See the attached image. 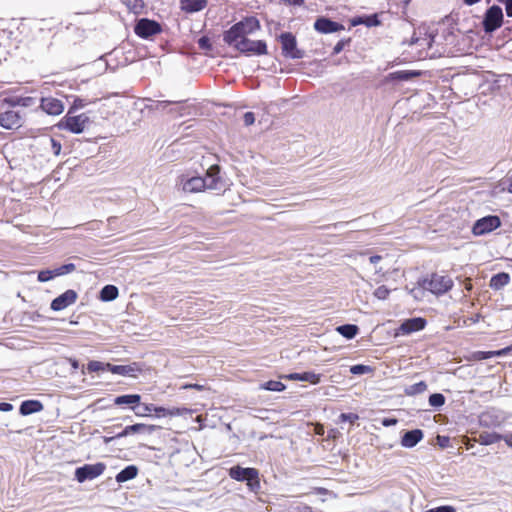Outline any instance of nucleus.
<instances>
[{
	"instance_id": "obj_1",
	"label": "nucleus",
	"mask_w": 512,
	"mask_h": 512,
	"mask_svg": "<svg viewBox=\"0 0 512 512\" xmlns=\"http://www.w3.org/2000/svg\"><path fill=\"white\" fill-rule=\"evenodd\" d=\"M260 29V23L255 17H247L235 23L229 30L223 34V41L234 43L238 40L247 38L248 35L253 34Z\"/></svg>"
},
{
	"instance_id": "obj_2",
	"label": "nucleus",
	"mask_w": 512,
	"mask_h": 512,
	"mask_svg": "<svg viewBox=\"0 0 512 512\" xmlns=\"http://www.w3.org/2000/svg\"><path fill=\"white\" fill-rule=\"evenodd\" d=\"M89 123L90 119L85 113L73 115L72 109H69L65 117L59 122L58 127L75 134H80Z\"/></svg>"
},
{
	"instance_id": "obj_3",
	"label": "nucleus",
	"mask_w": 512,
	"mask_h": 512,
	"mask_svg": "<svg viewBox=\"0 0 512 512\" xmlns=\"http://www.w3.org/2000/svg\"><path fill=\"white\" fill-rule=\"evenodd\" d=\"M453 286V281L449 276L434 273L429 279H424L422 288L435 295H441L449 291Z\"/></svg>"
},
{
	"instance_id": "obj_4",
	"label": "nucleus",
	"mask_w": 512,
	"mask_h": 512,
	"mask_svg": "<svg viewBox=\"0 0 512 512\" xmlns=\"http://www.w3.org/2000/svg\"><path fill=\"white\" fill-rule=\"evenodd\" d=\"M229 476L236 481H247V485L251 490H256L260 487L259 472L255 468L233 466L229 469Z\"/></svg>"
},
{
	"instance_id": "obj_5",
	"label": "nucleus",
	"mask_w": 512,
	"mask_h": 512,
	"mask_svg": "<svg viewBox=\"0 0 512 512\" xmlns=\"http://www.w3.org/2000/svg\"><path fill=\"white\" fill-rule=\"evenodd\" d=\"M228 45L247 55L267 54V45L265 41L262 40H250L245 38L243 40L240 39L235 41L234 43H228Z\"/></svg>"
},
{
	"instance_id": "obj_6",
	"label": "nucleus",
	"mask_w": 512,
	"mask_h": 512,
	"mask_svg": "<svg viewBox=\"0 0 512 512\" xmlns=\"http://www.w3.org/2000/svg\"><path fill=\"white\" fill-rule=\"evenodd\" d=\"M503 22V12L502 8L493 5L491 6L485 13L483 19V28L486 33H492L496 29H498Z\"/></svg>"
},
{
	"instance_id": "obj_7",
	"label": "nucleus",
	"mask_w": 512,
	"mask_h": 512,
	"mask_svg": "<svg viewBox=\"0 0 512 512\" xmlns=\"http://www.w3.org/2000/svg\"><path fill=\"white\" fill-rule=\"evenodd\" d=\"M105 468V464L100 462L96 464H86L75 470V478L79 483H83L86 480H93L102 475Z\"/></svg>"
},
{
	"instance_id": "obj_8",
	"label": "nucleus",
	"mask_w": 512,
	"mask_h": 512,
	"mask_svg": "<svg viewBox=\"0 0 512 512\" xmlns=\"http://www.w3.org/2000/svg\"><path fill=\"white\" fill-rule=\"evenodd\" d=\"M501 225L500 218L496 215H488L481 219H478L473 227L472 232L476 236H482L488 234Z\"/></svg>"
},
{
	"instance_id": "obj_9",
	"label": "nucleus",
	"mask_w": 512,
	"mask_h": 512,
	"mask_svg": "<svg viewBox=\"0 0 512 512\" xmlns=\"http://www.w3.org/2000/svg\"><path fill=\"white\" fill-rule=\"evenodd\" d=\"M177 186L187 193H198L205 190V181L200 176L188 177L182 175L178 178Z\"/></svg>"
},
{
	"instance_id": "obj_10",
	"label": "nucleus",
	"mask_w": 512,
	"mask_h": 512,
	"mask_svg": "<svg viewBox=\"0 0 512 512\" xmlns=\"http://www.w3.org/2000/svg\"><path fill=\"white\" fill-rule=\"evenodd\" d=\"M219 172L220 168L217 165H213L207 170L206 176L202 177V180L205 181V190L207 189L217 192L225 191V184L219 176Z\"/></svg>"
},
{
	"instance_id": "obj_11",
	"label": "nucleus",
	"mask_w": 512,
	"mask_h": 512,
	"mask_svg": "<svg viewBox=\"0 0 512 512\" xmlns=\"http://www.w3.org/2000/svg\"><path fill=\"white\" fill-rule=\"evenodd\" d=\"M135 33L144 39L154 36L161 32V26L158 22L147 18L138 20L134 28Z\"/></svg>"
},
{
	"instance_id": "obj_12",
	"label": "nucleus",
	"mask_w": 512,
	"mask_h": 512,
	"mask_svg": "<svg viewBox=\"0 0 512 512\" xmlns=\"http://www.w3.org/2000/svg\"><path fill=\"white\" fill-rule=\"evenodd\" d=\"M280 42L285 57L292 59H300L303 57V53L297 49L296 39L291 33L281 34Z\"/></svg>"
},
{
	"instance_id": "obj_13",
	"label": "nucleus",
	"mask_w": 512,
	"mask_h": 512,
	"mask_svg": "<svg viewBox=\"0 0 512 512\" xmlns=\"http://www.w3.org/2000/svg\"><path fill=\"white\" fill-rule=\"evenodd\" d=\"M23 124V118L19 112L8 110L0 114V126L7 130L18 129Z\"/></svg>"
},
{
	"instance_id": "obj_14",
	"label": "nucleus",
	"mask_w": 512,
	"mask_h": 512,
	"mask_svg": "<svg viewBox=\"0 0 512 512\" xmlns=\"http://www.w3.org/2000/svg\"><path fill=\"white\" fill-rule=\"evenodd\" d=\"M426 320L420 317L405 320L397 330V335H409L424 329Z\"/></svg>"
},
{
	"instance_id": "obj_15",
	"label": "nucleus",
	"mask_w": 512,
	"mask_h": 512,
	"mask_svg": "<svg viewBox=\"0 0 512 512\" xmlns=\"http://www.w3.org/2000/svg\"><path fill=\"white\" fill-rule=\"evenodd\" d=\"M76 300L77 293L74 290H67L52 301L51 309L54 311H61L75 303Z\"/></svg>"
},
{
	"instance_id": "obj_16",
	"label": "nucleus",
	"mask_w": 512,
	"mask_h": 512,
	"mask_svg": "<svg viewBox=\"0 0 512 512\" xmlns=\"http://www.w3.org/2000/svg\"><path fill=\"white\" fill-rule=\"evenodd\" d=\"M107 370L113 374H118L122 376H130L135 377L136 373L142 371V367L139 363L133 362L128 365H112L107 363Z\"/></svg>"
},
{
	"instance_id": "obj_17",
	"label": "nucleus",
	"mask_w": 512,
	"mask_h": 512,
	"mask_svg": "<svg viewBox=\"0 0 512 512\" xmlns=\"http://www.w3.org/2000/svg\"><path fill=\"white\" fill-rule=\"evenodd\" d=\"M40 107L48 115H60L64 111L63 102L53 97L42 98Z\"/></svg>"
},
{
	"instance_id": "obj_18",
	"label": "nucleus",
	"mask_w": 512,
	"mask_h": 512,
	"mask_svg": "<svg viewBox=\"0 0 512 512\" xmlns=\"http://www.w3.org/2000/svg\"><path fill=\"white\" fill-rule=\"evenodd\" d=\"M314 28L320 33H333L343 30L344 26L327 18H319L315 21Z\"/></svg>"
},
{
	"instance_id": "obj_19",
	"label": "nucleus",
	"mask_w": 512,
	"mask_h": 512,
	"mask_svg": "<svg viewBox=\"0 0 512 512\" xmlns=\"http://www.w3.org/2000/svg\"><path fill=\"white\" fill-rule=\"evenodd\" d=\"M423 437V431L420 429L407 431L401 438V445L405 448H413L423 439Z\"/></svg>"
},
{
	"instance_id": "obj_20",
	"label": "nucleus",
	"mask_w": 512,
	"mask_h": 512,
	"mask_svg": "<svg viewBox=\"0 0 512 512\" xmlns=\"http://www.w3.org/2000/svg\"><path fill=\"white\" fill-rule=\"evenodd\" d=\"M153 431H154V426L137 423V424L125 427L120 433H118L116 435V437L122 438V437H126L130 434H135V433H140V432L152 433Z\"/></svg>"
},
{
	"instance_id": "obj_21",
	"label": "nucleus",
	"mask_w": 512,
	"mask_h": 512,
	"mask_svg": "<svg viewBox=\"0 0 512 512\" xmlns=\"http://www.w3.org/2000/svg\"><path fill=\"white\" fill-rule=\"evenodd\" d=\"M43 408V404L38 400H26L21 403L19 412L21 415L26 416L40 412Z\"/></svg>"
},
{
	"instance_id": "obj_22",
	"label": "nucleus",
	"mask_w": 512,
	"mask_h": 512,
	"mask_svg": "<svg viewBox=\"0 0 512 512\" xmlns=\"http://www.w3.org/2000/svg\"><path fill=\"white\" fill-rule=\"evenodd\" d=\"M141 396L139 394H128V395H121L117 396L114 399V404L121 406V405H129L131 409L134 411L136 408V405L140 404Z\"/></svg>"
},
{
	"instance_id": "obj_23",
	"label": "nucleus",
	"mask_w": 512,
	"mask_h": 512,
	"mask_svg": "<svg viewBox=\"0 0 512 512\" xmlns=\"http://www.w3.org/2000/svg\"><path fill=\"white\" fill-rule=\"evenodd\" d=\"M181 9L187 13L198 12L205 8L207 0H181Z\"/></svg>"
},
{
	"instance_id": "obj_24",
	"label": "nucleus",
	"mask_w": 512,
	"mask_h": 512,
	"mask_svg": "<svg viewBox=\"0 0 512 512\" xmlns=\"http://www.w3.org/2000/svg\"><path fill=\"white\" fill-rule=\"evenodd\" d=\"M285 378L290 380L306 381L311 384H318L320 382V375L314 372L292 373L285 376Z\"/></svg>"
},
{
	"instance_id": "obj_25",
	"label": "nucleus",
	"mask_w": 512,
	"mask_h": 512,
	"mask_svg": "<svg viewBox=\"0 0 512 512\" xmlns=\"http://www.w3.org/2000/svg\"><path fill=\"white\" fill-rule=\"evenodd\" d=\"M137 474H138L137 467L134 465H130V466L125 467L123 470H121L116 475L115 479L118 483H123V482L134 479L137 476Z\"/></svg>"
},
{
	"instance_id": "obj_26",
	"label": "nucleus",
	"mask_w": 512,
	"mask_h": 512,
	"mask_svg": "<svg viewBox=\"0 0 512 512\" xmlns=\"http://www.w3.org/2000/svg\"><path fill=\"white\" fill-rule=\"evenodd\" d=\"M420 74L421 73L419 71L401 70L390 73L389 78L391 80L408 81L414 77L419 76Z\"/></svg>"
},
{
	"instance_id": "obj_27",
	"label": "nucleus",
	"mask_w": 512,
	"mask_h": 512,
	"mask_svg": "<svg viewBox=\"0 0 512 512\" xmlns=\"http://www.w3.org/2000/svg\"><path fill=\"white\" fill-rule=\"evenodd\" d=\"M510 281V276L507 273H498L491 278L490 286L493 289H501L506 286Z\"/></svg>"
},
{
	"instance_id": "obj_28",
	"label": "nucleus",
	"mask_w": 512,
	"mask_h": 512,
	"mask_svg": "<svg viewBox=\"0 0 512 512\" xmlns=\"http://www.w3.org/2000/svg\"><path fill=\"white\" fill-rule=\"evenodd\" d=\"M118 297V288L114 285H106L100 292V299L102 301H112Z\"/></svg>"
},
{
	"instance_id": "obj_29",
	"label": "nucleus",
	"mask_w": 512,
	"mask_h": 512,
	"mask_svg": "<svg viewBox=\"0 0 512 512\" xmlns=\"http://www.w3.org/2000/svg\"><path fill=\"white\" fill-rule=\"evenodd\" d=\"M5 102L11 106L30 107L35 104L36 100L33 97H16L12 99H5Z\"/></svg>"
},
{
	"instance_id": "obj_30",
	"label": "nucleus",
	"mask_w": 512,
	"mask_h": 512,
	"mask_svg": "<svg viewBox=\"0 0 512 512\" xmlns=\"http://www.w3.org/2000/svg\"><path fill=\"white\" fill-rule=\"evenodd\" d=\"M336 330L343 337H345L347 339H352L356 336V334L358 332V327L353 324H345V325L338 326Z\"/></svg>"
},
{
	"instance_id": "obj_31",
	"label": "nucleus",
	"mask_w": 512,
	"mask_h": 512,
	"mask_svg": "<svg viewBox=\"0 0 512 512\" xmlns=\"http://www.w3.org/2000/svg\"><path fill=\"white\" fill-rule=\"evenodd\" d=\"M511 350H512V347H506V348H503V349L497 350V351H487V352L479 351V352H477V357L480 360H485V359H489V358H493V357H497V356L506 355Z\"/></svg>"
},
{
	"instance_id": "obj_32",
	"label": "nucleus",
	"mask_w": 512,
	"mask_h": 512,
	"mask_svg": "<svg viewBox=\"0 0 512 512\" xmlns=\"http://www.w3.org/2000/svg\"><path fill=\"white\" fill-rule=\"evenodd\" d=\"M502 440V435L497 433H481L478 438V442L482 445H491Z\"/></svg>"
},
{
	"instance_id": "obj_33",
	"label": "nucleus",
	"mask_w": 512,
	"mask_h": 512,
	"mask_svg": "<svg viewBox=\"0 0 512 512\" xmlns=\"http://www.w3.org/2000/svg\"><path fill=\"white\" fill-rule=\"evenodd\" d=\"M427 390V384L424 381H420L413 385H410L405 388V394L409 396H414L417 394H421Z\"/></svg>"
},
{
	"instance_id": "obj_34",
	"label": "nucleus",
	"mask_w": 512,
	"mask_h": 512,
	"mask_svg": "<svg viewBox=\"0 0 512 512\" xmlns=\"http://www.w3.org/2000/svg\"><path fill=\"white\" fill-rule=\"evenodd\" d=\"M184 410L185 409H180V408H174L172 410H169L164 407H158V406L154 405V409H152V412H155L158 417H161V416H166V415H169V416L181 415Z\"/></svg>"
},
{
	"instance_id": "obj_35",
	"label": "nucleus",
	"mask_w": 512,
	"mask_h": 512,
	"mask_svg": "<svg viewBox=\"0 0 512 512\" xmlns=\"http://www.w3.org/2000/svg\"><path fill=\"white\" fill-rule=\"evenodd\" d=\"M262 388L268 391H283L285 389V385L280 381L270 380L265 382L262 385Z\"/></svg>"
},
{
	"instance_id": "obj_36",
	"label": "nucleus",
	"mask_w": 512,
	"mask_h": 512,
	"mask_svg": "<svg viewBox=\"0 0 512 512\" xmlns=\"http://www.w3.org/2000/svg\"><path fill=\"white\" fill-rule=\"evenodd\" d=\"M152 409H154L153 404H143V405H136V408L134 410L135 414L140 417L148 416L149 413L152 412Z\"/></svg>"
},
{
	"instance_id": "obj_37",
	"label": "nucleus",
	"mask_w": 512,
	"mask_h": 512,
	"mask_svg": "<svg viewBox=\"0 0 512 512\" xmlns=\"http://www.w3.org/2000/svg\"><path fill=\"white\" fill-rule=\"evenodd\" d=\"M76 269L75 265L73 263L62 265L58 268L53 269V273L55 277L65 275L68 273L73 272Z\"/></svg>"
},
{
	"instance_id": "obj_38",
	"label": "nucleus",
	"mask_w": 512,
	"mask_h": 512,
	"mask_svg": "<svg viewBox=\"0 0 512 512\" xmlns=\"http://www.w3.org/2000/svg\"><path fill=\"white\" fill-rule=\"evenodd\" d=\"M372 371V368L367 365L357 364L350 367V372L353 375H363L370 373Z\"/></svg>"
},
{
	"instance_id": "obj_39",
	"label": "nucleus",
	"mask_w": 512,
	"mask_h": 512,
	"mask_svg": "<svg viewBox=\"0 0 512 512\" xmlns=\"http://www.w3.org/2000/svg\"><path fill=\"white\" fill-rule=\"evenodd\" d=\"M432 40H433V37L431 35L425 36L423 38L412 37L411 44H416L421 47L427 46L429 48V47H431Z\"/></svg>"
},
{
	"instance_id": "obj_40",
	"label": "nucleus",
	"mask_w": 512,
	"mask_h": 512,
	"mask_svg": "<svg viewBox=\"0 0 512 512\" xmlns=\"http://www.w3.org/2000/svg\"><path fill=\"white\" fill-rule=\"evenodd\" d=\"M445 403V397L440 393H434L429 397V404L432 407H441Z\"/></svg>"
},
{
	"instance_id": "obj_41",
	"label": "nucleus",
	"mask_w": 512,
	"mask_h": 512,
	"mask_svg": "<svg viewBox=\"0 0 512 512\" xmlns=\"http://www.w3.org/2000/svg\"><path fill=\"white\" fill-rule=\"evenodd\" d=\"M107 363H103L100 361H90L87 365V369L89 372H98L107 370Z\"/></svg>"
},
{
	"instance_id": "obj_42",
	"label": "nucleus",
	"mask_w": 512,
	"mask_h": 512,
	"mask_svg": "<svg viewBox=\"0 0 512 512\" xmlns=\"http://www.w3.org/2000/svg\"><path fill=\"white\" fill-rule=\"evenodd\" d=\"M390 290L386 286H379L375 291L374 295L380 300H384L389 296Z\"/></svg>"
},
{
	"instance_id": "obj_43",
	"label": "nucleus",
	"mask_w": 512,
	"mask_h": 512,
	"mask_svg": "<svg viewBox=\"0 0 512 512\" xmlns=\"http://www.w3.org/2000/svg\"><path fill=\"white\" fill-rule=\"evenodd\" d=\"M53 278H55L53 270H42L38 273V280L40 282H47Z\"/></svg>"
},
{
	"instance_id": "obj_44",
	"label": "nucleus",
	"mask_w": 512,
	"mask_h": 512,
	"mask_svg": "<svg viewBox=\"0 0 512 512\" xmlns=\"http://www.w3.org/2000/svg\"><path fill=\"white\" fill-rule=\"evenodd\" d=\"M86 105H87V102L84 99L75 98L70 109H72V113H74L75 110L81 109V108L85 107Z\"/></svg>"
},
{
	"instance_id": "obj_45",
	"label": "nucleus",
	"mask_w": 512,
	"mask_h": 512,
	"mask_svg": "<svg viewBox=\"0 0 512 512\" xmlns=\"http://www.w3.org/2000/svg\"><path fill=\"white\" fill-rule=\"evenodd\" d=\"M48 141L51 144V149H52L54 155L58 156L60 154V152H61V144H60V142H58L54 138H49Z\"/></svg>"
},
{
	"instance_id": "obj_46",
	"label": "nucleus",
	"mask_w": 512,
	"mask_h": 512,
	"mask_svg": "<svg viewBox=\"0 0 512 512\" xmlns=\"http://www.w3.org/2000/svg\"><path fill=\"white\" fill-rule=\"evenodd\" d=\"M198 45L203 50H208L211 48L210 40L207 37H201L198 40Z\"/></svg>"
},
{
	"instance_id": "obj_47",
	"label": "nucleus",
	"mask_w": 512,
	"mask_h": 512,
	"mask_svg": "<svg viewBox=\"0 0 512 512\" xmlns=\"http://www.w3.org/2000/svg\"><path fill=\"white\" fill-rule=\"evenodd\" d=\"M243 121L246 126L252 125L255 121L254 114L252 112H246L243 116Z\"/></svg>"
},
{
	"instance_id": "obj_48",
	"label": "nucleus",
	"mask_w": 512,
	"mask_h": 512,
	"mask_svg": "<svg viewBox=\"0 0 512 512\" xmlns=\"http://www.w3.org/2000/svg\"><path fill=\"white\" fill-rule=\"evenodd\" d=\"M427 512H455V509L451 506H440L434 509H430Z\"/></svg>"
},
{
	"instance_id": "obj_49",
	"label": "nucleus",
	"mask_w": 512,
	"mask_h": 512,
	"mask_svg": "<svg viewBox=\"0 0 512 512\" xmlns=\"http://www.w3.org/2000/svg\"><path fill=\"white\" fill-rule=\"evenodd\" d=\"M344 421H349V422H354L355 420L358 419V415L356 414H353V413H348V414H341L340 416Z\"/></svg>"
},
{
	"instance_id": "obj_50",
	"label": "nucleus",
	"mask_w": 512,
	"mask_h": 512,
	"mask_svg": "<svg viewBox=\"0 0 512 512\" xmlns=\"http://www.w3.org/2000/svg\"><path fill=\"white\" fill-rule=\"evenodd\" d=\"M344 45H345V42L344 41H339L333 48V53L334 54H338L340 53L343 48H344Z\"/></svg>"
},
{
	"instance_id": "obj_51",
	"label": "nucleus",
	"mask_w": 512,
	"mask_h": 512,
	"mask_svg": "<svg viewBox=\"0 0 512 512\" xmlns=\"http://www.w3.org/2000/svg\"><path fill=\"white\" fill-rule=\"evenodd\" d=\"M12 409H13L12 404L7 403V402L0 403V411L8 412V411H11Z\"/></svg>"
},
{
	"instance_id": "obj_52",
	"label": "nucleus",
	"mask_w": 512,
	"mask_h": 512,
	"mask_svg": "<svg viewBox=\"0 0 512 512\" xmlns=\"http://www.w3.org/2000/svg\"><path fill=\"white\" fill-rule=\"evenodd\" d=\"M506 13L509 17H512V0H506Z\"/></svg>"
},
{
	"instance_id": "obj_53",
	"label": "nucleus",
	"mask_w": 512,
	"mask_h": 512,
	"mask_svg": "<svg viewBox=\"0 0 512 512\" xmlns=\"http://www.w3.org/2000/svg\"><path fill=\"white\" fill-rule=\"evenodd\" d=\"M502 440H504L508 446L512 447V434L502 436Z\"/></svg>"
},
{
	"instance_id": "obj_54",
	"label": "nucleus",
	"mask_w": 512,
	"mask_h": 512,
	"mask_svg": "<svg viewBox=\"0 0 512 512\" xmlns=\"http://www.w3.org/2000/svg\"><path fill=\"white\" fill-rule=\"evenodd\" d=\"M139 2H140V0H129V1L127 2V5H128L129 7H131V8H133V9H135V8H137V7H139V6H140Z\"/></svg>"
},
{
	"instance_id": "obj_55",
	"label": "nucleus",
	"mask_w": 512,
	"mask_h": 512,
	"mask_svg": "<svg viewBox=\"0 0 512 512\" xmlns=\"http://www.w3.org/2000/svg\"><path fill=\"white\" fill-rule=\"evenodd\" d=\"M381 259H382V257H381L380 255H374V256H371V257L369 258V261H370V263H372V264H376V263H378Z\"/></svg>"
},
{
	"instance_id": "obj_56",
	"label": "nucleus",
	"mask_w": 512,
	"mask_h": 512,
	"mask_svg": "<svg viewBox=\"0 0 512 512\" xmlns=\"http://www.w3.org/2000/svg\"><path fill=\"white\" fill-rule=\"evenodd\" d=\"M183 388L184 389L195 388V389L201 390V389H203V386L199 385V384H190V385H184Z\"/></svg>"
},
{
	"instance_id": "obj_57",
	"label": "nucleus",
	"mask_w": 512,
	"mask_h": 512,
	"mask_svg": "<svg viewBox=\"0 0 512 512\" xmlns=\"http://www.w3.org/2000/svg\"><path fill=\"white\" fill-rule=\"evenodd\" d=\"M506 182L508 183V191L512 193V175L507 178Z\"/></svg>"
},
{
	"instance_id": "obj_58",
	"label": "nucleus",
	"mask_w": 512,
	"mask_h": 512,
	"mask_svg": "<svg viewBox=\"0 0 512 512\" xmlns=\"http://www.w3.org/2000/svg\"><path fill=\"white\" fill-rule=\"evenodd\" d=\"M488 417V414H482L480 417L481 424L487 425L486 418Z\"/></svg>"
},
{
	"instance_id": "obj_59",
	"label": "nucleus",
	"mask_w": 512,
	"mask_h": 512,
	"mask_svg": "<svg viewBox=\"0 0 512 512\" xmlns=\"http://www.w3.org/2000/svg\"><path fill=\"white\" fill-rule=\"evenodd\" d=\"M117 438H118V437H116V435H115V436H112V437H104V442H105L106 444H108V443L112 442L114 439H117Z\"/></svg>"
},
{
	"instance_id": "obj_60",
	"label": "nucleus",
	"mask_w": 512,
	"mask_h": 512,
	"mask_svg": "<svg viewBox=\"0 0 512 512\" xmlns=\"http://www.w3.org/2000/svg\"><path fill=\"white\" fill-rule=\"evenodd\" d=\"M480 0H464V2L467 4V5H474L476 3H478Z\"/></svg>"
},
{
	"instance_id": "obj_61",
	"label": "nucleus",
	"mask_w": 512,
	"mask_h": 512,
	"mask_svg": "<svg viewBox=\"0 0 512 512\" xmlns=\"http://www.w3.org/2000/svg\"><path fill=\"white\" fill-rule=\"evenodd\" d=\"M417 292H421V290H420V289H418V290H416V289L411 290V293L413 294V296H414L415 298H417V296H418V293H417Z\"/></svg>"
},
{
	"instance_id": "obj_62",
	"label": "nucleus",
	"mask_w": 512,
	"mask_h": 512,
	"mask_svg": "<svg viewBox=\"0 0 512 512\" xmlns=\"http://www.w3.org/2000/svg\"><path fill=\"white\" fill-rule=\"evenodd\" d=\"M396 423V420L385 421L384 425H390Z\"/></svg>"
},
{
	"instance_id": "obj_63",
	"label": "nucleus",
	"mask_w": 512,
	"mask_h": 512,
	"mask_svg": "<svg viewBox=\"0 0 512 512\" xmlns=\"http://www.w3.org/2000/svg\"><path fill=\"white\" fill-rule=\"evenodd\" d=\"M378 21L376 20V18L374 17V20H371V23L370 24H377Z\"/></svg>"
},
{
	"instance_id": "obj_64",
	"label": "nucleus",
	"mask_w": 512,
	"mask_h": 512,
	"mask_svg": "<svg viewBox=\"0 0 512 512\" xmlns=\"http://www.w3.org/2000/svg\"><path fill=\"white\" fill-rule=\"evenodd\" d=\"M378 21L376 20V18L374 17V20H371V23L370 24H377Z\"/></svg>"
}]
</instances>
